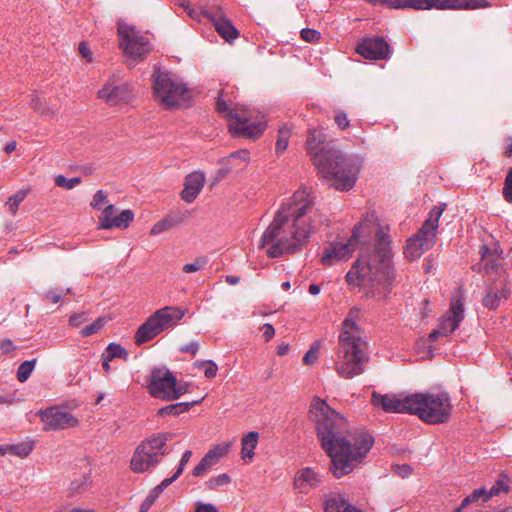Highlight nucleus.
I'll return each mask as SVG.
<instances>
[{
	"mask_svg": "<svg viewBox=\"0 0 512 512\" xmlns=\"http://www.w3.org/2000/svg\"><path fill=\"white\" fill-rule=\"evenodd\" d=\"M324 219L314 209L310 189L302 187L283 202L262 234L259 248L277 258L300 250Z\"/></svg>",
	"mask_w": 512,
	"mask_h": 512,
	"instance_id": "nucleus-1",
	"label": "nucleus"
},
{
	"mask_svg": "<svg viewBox=\"0 0 512 512\" xmlns=\"http://www.w3.org/2000/svg\"><path fill=\"white\" fill-rule=\"evenodd\" d=\"M309 418L316 424L321 446L331 458L330 469L337 478L350 473L373 446L374 438L367 432L359 433L352 444L342 434L344 418L318 397L311 402Z\"/></svg>",
	"mask_w": 512,
	"mask_h": 512,
	"instance_id": "nucleus-2",
	"label": "nucleus"
},
{
	"mask_svg": "<svg viewBox=\"0 0 512 512\" xmlns=\"http://www.w3.org/2000/svg\"><path fill=\"white\" fill-rule=\"evenodd\" d=\"M373 253L365 256L361 247L360 259L353 263L345 278L349 284L360 285L367 280L372 283V294L386 299L395 282V270L392 262L390 238L382 228L375 229Z\"/></svg>",
	"mask_w": 512,
	"mask_h": 512,
	"instance_id": "nucleus-3",
	"label": "nucleus"
},
{
	"mask_svg": "<svg viewBox=\"0 0 512 512\" xmlns=\"http://www.w3.org/2000/svg\"><path fill=\"white\" fill-rule=\"evenodd\" d=\"M306 149L319 173L323 178L331 180L335 189L348 191L354 186L358 168L334 146L326 143L320 132L309 130Z\"/></svg>",
	"mask_w": 512,
	"mask_h": 512,
	"instance_id": "nucleus-4",
	"label": "nucleus"
},
{
	"mask_svg": "<svg viewBox=\"0 0 512 512\" xmlns=\"http://www.w3.org/2000/svg\"><path fill=\"white\" fill-rule=\"evenodd\" d=\"M358 310L349 312L342 324L335 358V370L344 379H352L362 374L369 360L367 343L356 323Z\"/></svg>",
	"mask_w": 512,
	"mask_h": 512,
	"instance_id": "nucleus-5",
	"label": "nucleus"
},
{
	"mask_svg": "<svg viewBox=\"0 0 512 512\" xmlns=\"http://www.w3.org/2000/svg\"><path fill=\"white\" fill-rule=\"evenodd\" d=\"M409 414L417 415L427 424H440L449 420L453 405L447 392L411 394Z\"/></svg>",
	"mask_w": 512,
	"mask_h": 512,
	"instance_id": "nucleus-6",
	"label": "nucleus"
},
{
	"mask_svg": "<svg viewBox=\"0 0 512 512\" xmlns=\"http://www.w3.org/2000/svg\"><path fill=\"white\" fill-rule=\"evenodd\" d=\"M443 210L441 207L434 206L421 228L407 240L404 249V255L407 259L416 260L435 245L439 219Z\"/></svg>",
	"mask_w": 512,
	"mask_h": 512,
	"instance_id": "nucleus-7",
	"label": "nucleus"
},
{
	"mask_svg": "<svg viewBox=\"0 0 512 512\" xmlns=\"http://www.w3.org/2000/svg\"><path fill=\"white\" fill-rule=\"evenodd\" d=\"M375 229L368 221L359 223L353 229V234L347 243H331L323 249L321 256V263L324 266H332L339 261L348 259L356 247L361 244L363 251L367 250L365 246L368 242V237L374 232Z\"/></svg>",
	"mask_w": 512,
	"mask_h": 512,
	"instance_id": "nucleus-8",
	"label": "nucleus"
},
{
	"mask_svg": "<svg viewBox=\"0 0 512 512\" xmlns=\"http://www.w3.org/2000/svg\"><path fill=\"white\" fill-rule=\"evenodd\" d=\"M153 77L155 96L166 108L178 107L190 99V92L185 83L175 75L156 71Z\"/></svg>",
	"mask_w": 512,
	"mask_h": 512,
	"instance_id": "nucleus-9",
	"label": "nucleus"
},
{
	"mask_svg": "<svg viewBox=\"0 0 512 512\" xmlns=\"http://www.w3.org/2000/svg\"><path fill=\"white\" fill-rule=\"evenodd\" d=\"M171 439L170 433L158 435L143 441L135 450L130 466L133 472L142 473L156 466L166 454V443Z\"/></svg>",
	"mask_w": 512,
	"mask_h": 512,
	"instance_id": "nucleus-10",
	"label": "nucleus"
},
{
	"mask_svg": "<svg viewBox=\"0 0 512 512\" xmlns=\"http://www.w3.org/2000/svg\"><path fill=\"white\" fill-rule=\"evenodd\" d=\"M118 36L119 45L129 58V66H134L137 61L143 60L151 50L149 39L140 34L135 27L124 22L118 23Z\"/></svg>",
	"mask_w": 512,
	"mask_h": 512,
	"instance_id": "nucleus-11",
	"label": "nucleus"
},
{
	"mask_svg": "<svg viewBox=\"0 0 512 512\" xmlns=\"http://www.w3.org/2000/svg\"><path fill=\"white\" fill-rule=\"evenodd\" d=\"M175 376L166 368H155L151 372L148 385L152 396L163 400H175L185 393V390L177 386Z\"/></svg>",
	"mask_w": 512,
	"mask_h": 512,
	"instance_id": "nucleus-12",
	"label": "nucleus"
},
{
	"mask_svg": "<svg viewBox=\"0 0 512 512\" xmlns=\"http://www.w3.org/2000/svg\"><path fill=\"white\" fill-rule=\"evenodd\" d=\"M231 119L228 123V128L233 137L256 139L260 137L266 124L261 121L249 122L251 115L243 110L241 112L229 113Z\"/></svg>",
	"mask_w": 512,
	"mask_h": 512,
	"instance_id": "nucleus-13",
	"label": "nucleus"
},
{
	"mask_svg": "<svg viewBox=\"0 0 512 512\" xmlns=\"http://www.w3.org/2000/svg\"><path fill=\"white\" fill-rule=\"evenodd\" d=\"M464 294L461 289H457L451 297L450 307L447 313L441 318L439 327L443 331V336L452 334L464 319Z\"/></svg>",
	"mask_w": 512,
	"mask_h": 512,
	"instance_id": "nucleus-14",
	"label": "nucleus"
},
{
	"mask_svg": "<svg viewBox=\"0 0 512 512\" xmlns=\"http://www.w3.org/2000/svg\"><path fill=\"white\" fill-rule=\"evenodd\" d=\"M41 421L44 423V430H62L75 427L78 419L62 407H49L38 412Z\"/></svg>",
	"mask_w": 512,
	"mask_h": 512,
	"instance_id": "nucleus-15",
	"label": "nucleus"
},
{
	"mask_svg": "<svg viewBox=\"0 0 512 512\" xmlns=\"http://www.w3.org/2000/svg\"><path fill=\"white\" fill-rule=\"evenodd\" d=\"M408 399H411V394H381L376 391L371 394L372 405L387 413H409Z\"/></svg>",
	"mask_w": 512,
	"mask_h": 512,
	"instance_id": "nucleus-16",
	"label": "nucleus"
},
{
	"mask_svg": "<svg viewBox=\"0 0 512 512\" xmlns=\"http://www.w3.org/2000/svg\"><path fill=\"white\" fill-rule=\"evenodd\" d=\"M356 52L369 60H385L391 55L387 41L378 36L363 38L356 46Z\"/></svg>",
	"mask_w": 512,
	"mask_h": 512,
	"instance_id": "nucleus-17",
	"label": "nucleus"
},
{
	"mask_svg": "<svg viewBox=\"0 0 512 512\" xmlns=\"http://www.w3.org/2000/svg\"><path fill=\"white\" fill-rule=\"evenodd\" d=\"M98 97L110 105L126 103L131 100L132 93L127 83L117 84V77L113 75L107 83L98 91Z\"/></svg>",
	"mask_w": 512,
	"mask_h": 512,
	"instance_id": "nucleus-18",
	"label": "nucleus"
},
{
	"mask_svg": "<svg viewBox=\"0 0 512 512\" xmlns=\"http://www.w3.org/2000/svg\"><path fill=\"white\" fill-rule=\"evenodd\" d=\"M422 10H475L490 7L488 0H421Z\"/></svg>",
	"mask_w": 512,
	"mask_h": 512,
	"instance_id": "nucleus-19",
	"label": "nucleus"
},
{
	"mask_svg": "<svg viewBox=\"0 0 512 512\" xmlns=\"http://www.w3.org/2000/svg\"><path fill=\"white\" fill-rule=\"evenodd\" d=\"M480 254L485 274L490 276L495 274L500 279L502 278L503 282H510L509 276L503 267L501 255L496 249L491 250L488 246L482 245Z\"/></svg>",
	"mask_w": 512,
	"mask_h": 512,
	"instance_id": "nucleus-20",
	"label": "nucleus"
},
{
	"mask_svg": "<svg viewBox=\"0 0 512 512\" xmlns=\"http://www.w3.org/2000/svg\"><path fill=\"white\" fill-rule=\"evenodd\" d=\"M115 212L116 209L114 205H108L105 207L99 217L100 222L98 229H125L134 219V214L131 210H123L119 215H115Z\"/></svg>",
	"mask_w": 512,
	"mask_h": 512,
	"instance_id": "nucleus-21",
	"label": "nucleus"
},
{
	"mask_svg": "<svg viewBox=\"0 0 512 512\" xmlns=\"http://www.w3.org/2000/svg\"><path fill=\"white\" fill-rule=\"evenodd\" d=\"M203 16L209 20L217 33L227 42L231 43L238 38L239 32L232 22L223 15L221 10L212 12H205Z\"/></svg>",
	"mask_w": 512,
	"mask_h": 512,
	"instance_id": "nucleus-22",
	"label": "nucleus"
},
{
	"mask_svg": "<svg viewBox=\"0 0 512 512\" xmlns=\"http://www.w3.org/2000/svg\"><path fill=\"white\" fill-rule=\"evenodd\" d=\"M205 180V174L202 171L197 170L188 174L185 177L181 198L187 203H192L202 191Z\"/></svg>",
	"mask_w": 512,
	"mask_h": 512,
	"instance_id": "nucleus-23",
	"label": "nucleus"
},
{
	"mask_svg": "<svg viewBox=\"0 0 512 512\" xmlns=\"http://www.w3.org/2000/svg\"><path fill=\"white\" fill-rule=\"evenodd\" d=\"M185 315V310L179 307L166 306L154 312L152 316L164 331L177 324Z\"/></svg>",
	"mask_w": 512,
	"mask_h": 512,
	"instance_id": "nucleus-24",
	"label": "nucleus"
},
{
	"mask_svg": "<svg viewBox=\"0 0 512 512\" xmlns=\"http://www.w3.org/2000/svg\"><path fill=\"white\" fill-rule=\"evenodd\" d=\"M322 475L311 468L299 470L295 476L294 484L301 493H307L310 488L319 487L322 483Z\"/></svg>",
	"mask_w": 512,
	"mask_h": 512,
	"instance_id": "nucleus-25",
	"label": "nucleus"
},
{
	"mask_svg": "<svg viewBox=\"0 0 512 512\" xmlns=\"http://www.w3.org/2000/svg\"><path fill=\"white\" fill-rule=\"evenodd\" d=\"M162 332L161 326L158 325V322L151 315L140 327L137 329L134 342L136 345L140 346L153 338L159 335Z\"/></svg>",
	"mask_w": 512,
	"mask_h": 512,
	"instance_id": "nucleus-26",
	"label": "nucleus"
},
{
	"mask_svg": "<svg viewBox=\"0 0 512 512\" xmlns=\"http://www.w3.org/2000/svg\"><path fill=\"white\" fill-rule=\"evenodd\" d=\"M511 293L510 282H503V286L499 291L493 286L487 288V292L483 297L482 304L488 309H496L501 299H508Z\"/></svg>",
	"mask_w": 512,
	"mask_h": 512,
	"instance_id": "nucleus-27",
	"label": "nucleus"
},
{
	"mask_svg": "<svg viewBox=\"0 0 512 512\" xmlns=\"http://www.w3.org/2000/svg\"><path fill=\"white\" fill-rule=\"evenodd\" d=\"M259 440V433L251 431L245 435L241 440V457L244 461L252 460L254 457V449L256 448Z\"/></svg>",
	"mask_w": 512,
	"mask_h": 512,
	"instance_id": "nucleus-28",
	"label": "nucleus"
},
{
	"mask_svg": "<svg viewBox=\"0 0 512 512\" xmlns=\"http://www.w3.org/2000/svg\"><path fill=\"white\" fill-rule=\"evenodd\" d=\"M352 507L341 495L331 493L324 504L325 512H347Z\"/></svg>",
	"mask_w": 512,
	"mask_h": 512,
	"instance_id": "nucleus-29",
	"label": "nucleus"
},
{
	"mask_svg": "<svg viewBox=\"0 0 512 512\" xmlns=\"http://www.w3.org/2000/svg\"><path fill=\"white\" fill-rule=\"evenodd\" d=\"M201 401H202V399L196 400V401H193L190 403L189 402H187V403L179 402V403H175V404H170V405L160 408L158 410V415L159 416H166V415L178 416V415L188 411L191 406L201 403Z\"/></svg>",
	"mask_w": 512,
	"mask_h": 512,
	"instance_id": "nucleus-30",
	"label": "nucleus"
},
{
	"mask_svg": "<svg viewBox=\"0 0 512 512\" xmlns=\"http://www.w3.org/2000/svg\"><path fill=\"white\" fill-rule=\"evenodd\" d=\"M292 134V127L284 124L278 129V135L276 139L275 151L277 154H281L288 148V143Z\"/></svg>",
	"mask_w": 512,
	"mask_h": 512,
	"instance_id": "nucleus-31",
	"label": "nucleus"
},
{
	"mask_svg": "<svg viewBox=\"0 0 512 512\" xmlns=\"http://www.w3.org/2000/svg\"><path fill=\"white\" fill-rule=\"evenodd\" d=\"M509 491H512V482L507 474L501 473L495 484L490 488L488 497H493L500 493H508Z\"/></svg>",
	"mask_w": 512,
	"mask_h": 512,
	"instance_id": "nucleus-32",
	"label": "nucleus"
},
{
	"mask_svg": "<svg viewBox=\"0 0 512 512\" xmlns=\"http://www.w3.org/2000/svg\"><path fill=\"white\" fill-rule=\"evenodd\" d=\"M179 223H180L179 218L172 216V215H167L162 220L156 222L152 226L150 234L153 236L159 235V234L163 233L164 231L178 225Z\"/></svg>",
	"mask_w": 512,
	"mask_h": 512,
	"instance_id": "nucleus-33",
	"label": "nucleus"
},
{
	"mask_svg": "<svg viewBox=\"0 0 512 512\" xmlns=\"http://www.w3.org/2000/svg\"><path fill=\"white\" fill-rule=\"evenodd\" d=\"M30 188H23L18 190L15 194L11 195L6 201V206L12 215H16L19 205L24 201L30 192Z\"/></svg>",
	"mask_w": 512,
	"mask_h": 512,
	"instance_id": "nucleus-34",
	"label": "nucleus"
},
{
	"mask_svg": "<svg viewBox=\"0 0 512 512\" xmlns=\"http://www.w3.org/2000/svg\"><path fill=\"white\" fill-rule=\"evenodd\" d=\"M37 363V359L34 358L32 360H26L22 362L16 372L17 380L21 383L26 382L31 376L33 370L35 369Z\"/></svg>",
	"mask_w": 512,
	"mask_h": 512,
	"instance_id": "nucleus-35",
	"label": "nucleus"
},
{
	"mask_svg": "<svg viewBox=\"0 0 512 512\" xmlns=\"http://www.w3.org/2000/svg\"><path fill=\"white\" fill-rule=\"evenodd\" d=\"M192 456V451L191 450H186L182 457H181V460H180V463H179V466L176 470V472L173 474L172 477L170 478H166L164 479L161 483H160V489L162 487H168L169 485H171L176 479H178V477L182 474L184 468H185V465L189 462L190 458Z\"/></svg>",
	"mask_w": 512,
	"mask_h": 512,
	"instance_id": "nucleus-36",
	"label": "nucleus"
},
{
	"mask_svg": "<svg viewBox=\"0 0 512 512\" xmlns=\"http://www.w3.org/2000/svg\"><path fill=\"white\" fill-rule=\"evenodd\" d=\"M386 6L393 9L422 10L421 0H386Z\"/></svg>",
	"mask_w": 512,
	"mask_h": 512,
	"instance_id": "nucleus-37",
	"label": "nucleus"
},
{
	"mask_svg": "<svg viewBox=\"0 0 512 512\" xmlns=\"http://www.w3.org/2000/svg\"><path fill=\"white\" fill-rule=\"evenodd\" d=\"M232 446L231 442L221 443L213 446L206 454L210 456L211 460L216 464L222 457H224Z\"/></svg>",
	"mask_w": 512,
	"mask_h": 512,
	"instance_id": "nucleus-38",
	"label": "nucleus"
},
{
	"mask_svg": "<svg viewBox=\"0 0 512 512\" xmlns=\"http://www.w3.org/2000/svg\"><path fill=\"white\" fill-rule=\"evenodd\" d=\"M103 354L107 356V360H113L114 358L126 359L128 357L126 349L116 343H110Z\"/></svg>",
	"mask_w": 512,
	"mask_h": 512,
	"instance_id": "nucleus-39",
	"label": "nucleus"
},
{
	"mask_svg": "<svg viewBox=\"0 0 512 512\" xmlns=\"http://www.w3.org/2000/svg\"><path fill=\"white\" fill-rule=\"evenodd\" d=\"M194 366L198 369H202L204 372V375L207 378L215 377L217 374V371H218V367H217L216 363L212 360L196 361L194 363Z\"/></svg>",
	"mask_w": 512,
	"mask_h": 512,
	"instance_id": "nucleus-40",
	"label": "nucleus"
},
{
	"mask_svg": "<svg viewBox=\"0 0 512 512\" xmlns=\"http://www.w3.org/2000/svg\"><path fill=\"white\" fill-rule=\"evenodd\" d=\"M30 107L35 110L36 112L42 114V115H52L54 114V110L46 105L45 102L42 101V99L36 95L33 94L31 101H30Z\"/></svg>",
	"mask_w": 512,
	"mask_h": 512,
	"instance_id": "nucleus-41",
	"label": "nucleus"
},
{
	"mask_svg": "<svg viewBox=\"0 0 512 512\" xmlns=\"http://www.w3.org/2000/svg\"><path fill=\"white\" fill-rule=\"evenodd\" d=\"M8 454L16 455L19 457L28 456L33 450L31 443H19L15 445H7Z\"/></svg>",
	"mask_w": 512,
	"mask_h": 512,
	"instance_id": "nucleus-42",
	"label": "nucleus"
},
{
	"mask_svg": "<svg viewBox=\"0 0 512 512\" xmlns=\"http://www.w3.org/2000/svg\"><path fill=\"white\" fill-rule=\"evenodd\" d=\"M160 487V484H158L154 489L153 491L146 497V499L142 502V504L140 505V509H139V512H147L150 507L153 505V503L155 502V500L158 498V496L160 495V493H162L164 491V489H166L167 487H162L161 489L159 488Z\"/></svg>",
	"mask_w": 512,
	"mask_h": 512,
	"instance_id": "nucleus-43",
	"label": "nucleus"
},
{
	"mask_svg": "<svg viewBox=\"0 0 512 512\" xmlns=\"http://www.w3.org/2000/svg\"><path fill=\"white\" fill-rule=\"evenodd\" d=\"M81 183L80 177L66 178L64 175H57L55 177V184L58 187L65 188L67 190H71Z\"/></svg>",
	"mask_w": 512,
	"mask_h": 512,
	"instance_id": "nucleus-44",
	"label": "nucleus"
},
{
	"mask_svg": "<svg viewBox=\"0 0 512 512\" xmlns=\"http://www.w3.org/2000/svg\"><path fill=\"white\" fill-rule=\"evenodd\" d=\"M215 463L211 460L210 456L205 454L200 462L193 469V475L196 477L204 475Z\"/></svg>",
	"mask_w": 512,
	"mask_h": 512,
	"instance_id": "nucleus-45",
	"label": "nucleus"
},
{
	"mask_svg": "<svg viewBox=\"0 0 512 512\" xmlns=\"http://www.w3.org/2000/svg\"><path fill=\"white\" fill-rule=\"evenodd\" d=\"M104 324H105L104 318H98L93 323L86 325L84 328H82V330L80 332L81 336L88 337V336H91V335L97 333L104 326Z\"/></svg>",
	"mask_w": 512,
	"mask_h": 512,
	"instance_id": "nucleus-46",
	"label": "nucleus"
},
{
	"mask_svg": "<svg viewBox=\"0 0 512 512\" xmlns=\"http://www.w3.org/2000/svg\"><path fill=\"white\" fill-rule=\"evenodd\" d=\"M230 481H231L230 476L226 473H223V474H220V475L210 478L206 482V486L209 489H215L219 486H224V485L229 484Z\"/></svg>",
	"mask_w": 512,
	"mask_h": 512,
	"instance_id": "nucleus-47",
	"label": "nucleus"
},
{
	"mask_svg": "<svg viewBox=\"0 0 512 512\" xmlns=\"http://www.w3.org/2000/svg\"><path fill=\"white\" fill-rule=\"evenodd\" d=\"M502 194L506 202L512 203V167L506 175Z\"/></svg>",
	"mask_w": 512,
	"mask_h": 512,
	"instance_id": "nucleus-48",
	"label": "nucleus"
},
{
	"mask_svg": "<svg viewBox=\"0 0 512 512\" xmlns=\"http://www.w3.org/2000/svg\"><path fill=\"white\" fill-rule=\"evenodd\" d=\"M207 263L205 258H197L192 263H187L183 266V272L185 273H195L202 269Z\"/></svg>",
	"mask_w": 512,
	"mask_h": 512,
	"instance_id": "nucleus-49",
	"label": "nucleus"
},
{
	"mask_svg": "<svg viewBox=\"0 0 512 512\" xmlns=\"http://www.w3.org/2000/svg\"><path fill=\"white\" fill-rule=\"evenodd\" d=\"M300 34H301V38L304 41L309 42V43H315L321 37V34H320L319 31L314 30V29H310V28L302 29Z\"/></svg>",
	"mask_w": 512,
	"mask_h": 512,
	"instance_id": "nucleus-50",
	"label": "nucleus"
},
{
	"mask_svg": "<svg viewBox=\"0 0 512 512\" xmlns=\"http://www.w3.org/2000/svg\"><path fill=\"white\" fill-rule=\"evenodd\" d=\"M216 110L220 114H223L224 116L228 117V121L231 119V116L229 115L230 112L235 113V112L242 111L238 107H235L234 109H230L228 104L221 98H219L218 101L216 102Z\"/></svg>",
	"mask_w": 512,
	"mask_h": 512,
	"instance_id": "nucleus-51",
	"label": "nucleus"
},
{
	"mask_svg": "<svg viewBox=\"0 0 512 512\" xmlns=\"http://www.w3.org/2000/svg\"><path fill=\"white\" fill-rule=\"evenodd\" d=\"M392 471L402 478H407L412 473V467L408 464H397L392 466Z\"/></svg>",
	"mask_w": 512,
	"mask_h": 512,
	"instance_id": "nucleus-52",
	"label": "nucleus"
},
{
	"mask_svg": "<svg viewBox=\"0 0 512 512\" xmlns=\"http://www.w3.org/2000/svg\"><path fill=\"white\" fill-rule=\"evenodd\" d=\"M318 351H319L318 344H313L303 357L304 364H306V365L312 364L318 356Z\"/></svg>",
	"mask_w": 512,
	"mask_h": 512,
	"instance_id": "nucleus-53",
	"label": "nucleus"
},
{
	"mask_svg": "<svg viewBox=\"0 0 512 512\" xmlns=\"http://www.w3.org/2000/svg\"><path fill=\"white\" fill-rule=\"evenodd\" d=\"M489 490L485 488H479L474 490L469 497L473 502H477L479 499H483L484 502H487L491 497H488Z\"/></svg>",
	"mask_w": 512,
	"mask_h": 512,
	"instance_id": "nucleus-54",
	"label": "nucleus"
},
{
	"mask_svg": "<svg viewBox=\"0 0 512 512\" xmlns=\"http://www.w3.org/2000/svg\"><path fill=\"white\" fill-rule=\"evenodd\" d=\"M249 157H250V152L246 149H241V150L231 153L226 159H227V161L239 159L242 162L247 163L249 160Z\"/></svg>",
	"mask_w": 512,
	"mask_h": 512,
	"instance_id": "nucleus-55",
	"label": "nucleus"
},
{
	"mask_svg": "<svg viewBox=\"0 0 512 512\" xmlns=\"http://www.w3.org/2000/svg\"><path fill=\"white\" fill-rule=\"evenodd\" d=\"M335 122L342 130L348 128L350 124L347 114L343 111H340L335 115Z\"/></svg>",
	"mask_w": 512,
	"mask_h": 512,
	"instance_id": "nucleus-56",
	"label": "nucleus"
},
{
	"mask_svg": "<svg viewBox=\"0 0 512 512\" xmlns=\"http://www.w3.org/2000/svg\"><path fill=\"white\" fill-rule=\"evenodd\" d=\"M107 198L106 193L103 190H98L93 197L91 202V206L96 209H100L101 205L105 202Z\"/></svg>",
	"mask_w": 512,
	"mask_h": 512,
	"instance_id": "nucleus-57",
	"label": "nucleus"
},
{
	"mask_svg": "<svg viewBox=\"0 0 512 512\" xmlns=\"http://www.w3.org/2000/svg\"><path fill=\"white\" fill-rule=\"evenodd\" d=\"M16 347L13 344V341L9 338L2 339L0 341V350L2 354H9L11 351L15 350Z\"/></svg>",
	"mask_w": 512,
	"mask_h": 512,
	"instance_id": "nucleus-58",
	"label": "nucleus"
},
{
	"mask_svg": "<svg viewBox=\"0 0 512 512\" xmlns=\"http://www.w3.org/2000/svg\"><path fill=\"white\" fill-rule=\"evenodd\" d=\"M45 300L50 302V303H53V304H56L58 303L61 298H62V291L58 292L56 290H51V291H48L45 296H44Z\"/></svg>",
	"mask_w": 512,
	"mask_h": 512,
	"instance_id": "nucleus-59",
	"label": "nucleus"
},
{
	"mask_svg": "<svg viewBox=\"0 0 512 512\" xmlns=\"http://www.w3.org/2000/svg\"><path fill=\"white\" fill-rule=\"evenodd\" d=\"M198 350H199V344L196 341H192V342H190V343H188L186 345H183L180 348L181 352L190 353L192 355H196Z\"/></svg>",
	"mask_w": 512,
	"mask_h": 512,
	"instance_id": "nucleus-60",
	"label": "nucleus"
},
{
	"mask_svg": "<svg viewBox=\"0 0 512 512\" xmlns=\"http://www.w3.org/2000/svg\"><path fill=\"white\" fill-rule=\"evenodd\" d=\"M261 331L263 332V337L265 338L266 341L271 340L273 338V336L275 335V329L269 323H265L262 326Z\"/></svg>",
	"mask_w": 512,
	"mask_h": 512,
	"instance_id": "nucleus-61",
	"label": "nucleus"
},
{
	"mask_svg": "<svg viewBox=\"0 0 512 512\" xmlns=\"http://www.w3.org/2000/svg\"><path fill=\"white\" fill-rule=\"evenodd\" d=\"M79 52L82 55V57L85 58L88 62H92V52L90 51L88 45L85 42H80Z\"/></svg>",
	"mask_w": 512,
	"mask_h": 512,
	"instance_id": "nucleus-62",
	"label": "nucleus"
},
{
	"mask_svg": "<svg viewBox=\"0 0 512 512\" xmlns=\"http://www.w3.org/2000/svg\"><path fill=\"white\" fill-rule=\"evenodd\" d=\"M185 11L187 12V14L193 18V19H197L198 21H201V18L200 16H202L203 18H205L203 16V13L204 12H201V13H198L190 4V2H187V5L185 6Z\"/></svg>",
	"mask_w": 512,
	"mask_h": 512,
	"instance_id": "nucleus-63",
	"label": "nucleus"
},
{
	"mask_svg": "<svg viewBox=\"0 0 512 512\" xmlns=\"http://www.w3.org/2000/svg\"><path fill=\"white\" fill-rule=\"evenodd\" d=\"M84 320V314H74L70 317L69 322L72 326L78 327Z\"/></svg>",
	"mask_w": 512,
	"mask_h": 512,
	"instance_id": "nucleus-64",
	"label": "nucleus"
}]
</instances>
